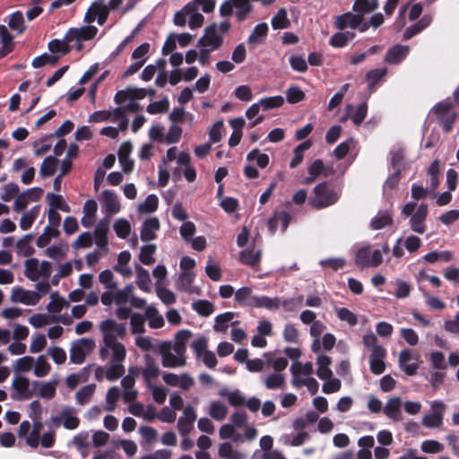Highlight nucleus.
Returning a JSON list of instances; mask_svg holds the SVG:
<instances>
[{"label":"nucleus","instance_id":"nucleus-6","mask_svg":"<svg viewBox=\"0 0 459 459\" xmlns=\"http://www.w3.org/2000/svg\"><path fill=\"white\" fill-rule=\"evenodd\" d=\"M314 198L310 201L313 207L322 209L335 204L338 199V194L329 187L327 182L316 185L314 188Z\"/></svg>","mask_w":459,"mask_h":459},{"label":"nucleus","instance_id":"nucleus-58","mask_svg":"<svg viewBox=\"0 0 459 459\" xmlns=\"http://www.w3.org/2000/svg\"><path fill=\"white\" fill-rule=\"evenodd\" d=\"M192 8V4H186L181 10L174 14L173 22L179 27L186 26L188 23V14Z\"/></svg>","mask_w":459,"mask_h":459},{"label":"nucleus","instance_id":"nucleus-21","mask_svg":"<svg viewBox=\"0 0 459 459\" xmlns=\"http://www.w3.org/2000/svg\"><path fill=\"white\" fill-rule=\"evenodd\" d=\"M115 409V386H111L107 393L106 404L103 406H93L89 411L90 418H96L100 415L102 411H111Z\"/></svg>","mask_w":459,"mask_h":459},{"label":"nucleus","instance_id":"nucleus-14","mask_svg":"<svg viewBox=\"0 0 459 459\" xmlns=\"http://www.w3.org/2000/svg\"><path fill=\"white\" fill-rule=\"evenodd\" d=\"M161 364L164 368H178L186 365V358H180L171 352L169 342H164L160 346Z\"/></svg>","mask_w":459,"mask_h":459},{"label":"nucleus","instance_id":"nucleus-40","mask_svg":"<svg viewBox=\"0 0 459 459\" xmlns=\"http://www.w3.org/2000/svg\"><path fill=\"white\" fill-rule=\"evenodd\" d=\"M192 307L202 316H209L214 311L213 304L205 299H199L193 302Z\"/></svg>","mask_w":459,"mask_h":459},{"label":"nucleus","instance_id":"nucleus-12","mask_svg":"<svg viewBox=\"0 0 459 459\" xmlns=\"http://www.w3.org/2000/svg\"><path fill=\"white\" fill-rule=\"evenodd\" d=\"M110 8L100 2H94L88 8L84 15V22L91 25L97 20L100 25H103L108 19Z\"/></svg>","mask_w":459,"mask_h":459},{"label":"nucleus","instance_id":"nucleus-49","mask_svg":"<svg viewBox=\"0 0 459 459\" xmlns=\"http://www.w3.org/2000/svg\"><path fill=\"white\" fill-rule=\"evenodd\" d=\"M192 4V8L188 14V26L194 30L200 28L204 21V17L198 12V9L195 6V3H188Z\"/></svg>","mask_w":459,"mask_h":459},{"label":"nucleus","instance_id":"nucleus-53","mask_svg":"<svg viewBox=\"0 0 459 459\" xmlns=\"http://www.w3.org/2000/svg\"><path fill=\"white\" fill-rule=\"evenodd\" d=\"M219 456L223 459H243L244 456L238 452H234L232 445L229 442L221 444Z\"/></svg>","mask_w":459,"mask_h":459},{"label":"nucleus","instance_id":"nucleus-31","mask_svg":"<svg viewBox=\"0 0 459 459\" xmlns=\"http://www.w3.org/2000/svg\"><path fill=\"white\" fill-rule=\"evenodd\" d=\"M195 278V273L194 272H182L177 281V289L178 290L193 293L194 289L192 287V283L194 282Z\"/></svg>","mask_w":459,"mask_h":459},{"label":"nucleus","instance_id":"nucleus-17","mask_svg":"<svg viewBox=\"0 0 459 459\" xmlns=\"http://www.w3.org/2000/svg\"><path fill=\"white\" fill-rule=\"evenodd\" d=\"M99 64H94L83 74L79 80V84L83 85L87 83H92L91 86H98L103 82V80L109 74V71H103L100 74Z\"/></svg>","mask_w":459,"mask_h":459},{"label":"nucleus","instance_id":"nucleus-23","mask_svg":"<svg viewBox=\"0 0 459 459\" xmlns=\"http://www.w3.org/2000/svg\"><path fill=\"white\" fill-rule=\"evenodd\" d=\"M402 400L400 397L390 398L384 408V413L394 421L402 420Z\"/></svg>","mask_w":459,"mask_h":459},{"label":"nucleus","instance_id":"nucleus-63","mask_svg":"<svg viewBox=\"0 0 459 459\" xmlns=\"http://www.w3.org/2000/svg\"><path fill=\"white\" fill-rule=\"evenodd\" d=\"M93 243V236L90 232L82 233L73 243L75 249L90 247Z\"/></svg>","mask_w":459,"mask_h":459},{"label":"nucleus","instance_id":"nucleus-44","mask_svg":"<svg viewBox=\"0 0 459 459\" xmlns=\"http://www.w3.org/2000/svg\"><path fill=\"white\" fill-rule=\"evenodd\" d=\"M378 0H356L353 9L361 13H368L378 7Z\"/></svg>","mask_w":459,"mask_h":459},{"label":"nucleus","instance_id":"nucleus-28","mask_svg":"<svg viewBox=\"0 0 459 459\" xmlns=\"http://www.w3.org/2000/svg\"><path fill=\"white\" fill-rule=\"evenodd\" d=\"M256 295H253L252 289L249 287H242L235 293V300L241 306L255 307L257 299Z\"/></svg>","mask_w":459,"mask_h":459},{"label":"nucleus","instance_id":"nucleus-34","mask_svg":"<svg viewBox=\"0 0 459 459\" xmlns=\"http://www.w3.org/2000/svg\"><path fill=\"white\" fill-rule=\"evenodd\" d=\"M99 201L103 209L106 210L108 214L115 212V194L111 190H104Z\"/></svg>","mask_w":459,"mask_h":459},{"label":"nucleus","instance_id":"nucleus-36","mask_svg":"<svg viewBox=\"0 0 459 459\" xmlns=\"http://www.w3.org/2000/svg\"><path fill=\"white\" fill-rule=\"evenodd\" d=\"M67 305L66 300L57 291H55L50 295V301L47 305V309L50 313H60L63 307Z\"/></svg>","mask_w":459,"mask_h":459},{"label":"nucleus","instance_id":"nucleus-64","mask_svg":"<svg viewBox=\"0 0 459 459\" xmlns=\"http://www.w3.org/2000/svg\"><path fill=\"white\" fill-rule=\"evenodd\" d=\"M137 284L140 289L147 290L151 282L149 272L141 265H136Z\"/></svg>","mask_w":459,"mask_h":459},{"label":"nucleus","instance_id":"nucleus-45","mask_svg":"<svg viewBox=\"0 0 459 459\" xmlns=\"http://www.w3.org/2000/svg\"><path fill=\"white\" fill-rule=\"evenodd\" d=\"M228 413V408L221 402H212L210 406V416L216 420H222Z\"/></svg>","mask_w":459,"mask_h":459},{"label":"nucleus","instance_id":"nucleus-30","mask_svg":"<svg viewBox=\"0 0 459 459\" xmlns=\"http://www.w3.org/2000/svg\"><path fill=\"white\" fill-rule=\"evenodd\" d=\"M73 46L71 41L66 40V34L62 40L53 39L48 43V49L52 55L61 56L66 55L70 52Z\"/></svg>","mask_w":459,"mask_h":459},{"label":"nucleus","instance_id":"nucleus-48","mask_svg":"<svg viewBox=\"0 0 459 459\" xmlns=\"http://www.w3.org/2000/svg\"><path fill=\"white\" fill-rule=\"evenodd\" d=\"M254 307H264L270 310L277 309L280 307L279 298H270L267 296H258Z\"/></svg>","mask_w":459,"mask_h":459},{"label":"nucleus","instance_id":"nucleus-10","mask_svg":"<svg viewBox=\"0 0 459 459\" xmlns=\"http://www.w3.org/2000/svg\"><path fill=\"white\" fill-rule=\"evenodd\" d=\"M382 262L381 251L377 249L372 252L369 246L359 248L355 255V264L361 268L376 267L380 265Z\"/></svg>","mask_w":459,"mask_h":459},{"label":"nucleus","instance_id":"nucleus-18","mask_svg":"<svg viewBox=\"0 0 459 459\" xmlns=\"http://www.w3.org/2000/svg\"><path fill=\"white\" fill-rule=\"evenodd\" d=\"M428 204H420L415 213L411 217V228L414 232L423 234L426 231L425 221L428 216Z\"/></svg>","mask_w":459,"mask_h":459},{"label":"nucleus","instance_id":"nucleus-1","mask_svg":"<svg viewBox=\"0 0 459 459\" xmlns=\"http://www.w3.org/2000/svg\"><path fill=\"white\" fill-rule=\"evenodd\" d=\"M100 331L103 335L104 346L100 350L102 360L108 359V367H97L95 378L98 381L103 379L115 380V320L107 319L100 324Z\"/></svg>","mask_w":459,"mask_h":459},{"label":"nucleus","instance_id":"nucleus-25","mask_svg":"<svg viewBox=\"0 0 459 459\" xmlns=\"http://www.w3.org/2000/svg\"><path fill=\"white\" fill-rule=\"evenodd\" d=\"M411 359V351L409 349L403 350L399 354V365L408 376L416 375L419 368L418 363H408Z\"/></svg>","mask_w":459,"mask_h":459},{"label":"nucleus","instance_id":"nucleus-15","mask_svg":"<svg viewBox=\"0 0 459 459\" xmlns=\"http://www.w3.org/2000/svg\"><path fill=\"white\" fill-rule=\"evenodd\" d=\"M52 420L56 423L62 422L63 426L67 429H75L80 423L75 409L71 406L64 407L59 414L53 417Z\"/></svg>","mask_w":459,"mask_h":459},{"label":"nucleus","instance_id":"nucleus-3","mask_svg":"<svg viewBox=\"0 0 459 459\" xmlns=\"http://www.w3.org/2000/svg\"><path fill=\"white\" fill-rule=\"evenodd\" d=\"M146 88H127V91H117V104H121L126 97H128V102L120 108H117V119L124 117V111L135 113L140 109V105L136 99H142L145 96Z\"/></svg>","mask_w":459,"mask_h":459},{"label":"nucleus","instance_id":"nucleus-57","mask_svg":"<svg viewBox=\"0 0 459 459\" xmlns=\"http://www.w3.org/2000/svg\"><path fill=\"white\" fill-rule=\"evenodd\" d=\"M423 259L429 264H433L438 260L449 262L452 259V253L450 251H433L426 254Z\"/></svg>","mask_w":459,"mask_h":459},{"label":"nucleus","instance_id":"nucleus-13","mask_svg":"<svg viewBox=\"0 0 459 459\" xmlns=\"http://www.w3.org/2000/svg\"><path fill=\"white\" fill-rule=\"evenodd\" d=\"M40 299V294L28 290L22 287H14L11 294V301L16 303H22L27 306H34Z\"/></svg>","mask_w":459,"mask_h":459},{"label":"nucleus","instance_id":"nucleus-62","mask_svg":"<svg viewBox=\"0 0 459 459\" xmlns=\"http://www.w3.org/2000/svg\"><path fill=\"white\" fill-rule=\"evenodd\" d=\"M146 314L149 317V326L151 328L159 329L164 325V319L156 309L148 308Z\"/></svg>","mask_w":459,"mask_h":459},{"label":"nucleus","instance_id":"nucleus-42","mask_svg":"<svg viewBox=\"0 0 459 459\" xmlns=\"http://www.w3.org/2000/svg\"><path fill=\"white\" fill-rule=\"evenodd\" d=\"M108 223L100 221L94 230L95 242L100 247H103L107 244Z\"/></svg>","mask_w":459,"mask_h":459},{"label":"nucleus","instance_id":"nucleus-38","mask_svg":"<svg viewBox=\"0 0 459 459\" xmlns=\"http://www.w3.org/2000/svg\"><path fill=\"white\" fill-rule=\"evenodd\" d=\"M272 27L274 30H282L290 26V22L288 19L287 11L281 8L277 13L272 18Z\"/></svg>","mask_w":459,"mask_h":459},{"label":"nucleus","instance_id":"nucleus-22","mask_svg":"<svg viewBox=\"0 0 459 459\" xmlns=\"http://www.w3.org/2000/svg\"><path fill=\"white\" fill-rule=\"evenodd\" d=\"M262 251L252 248H246L239 253V262L242 264L255 268L260 264Z\"/></svg>","mask_w":459,"mask_h":459},{"label":"nucleus","instance_id":"nucleus-4","mask_svg":"<svg viewBox=\"0 0 459 459\" xmlns=\"http://www.w3.org/2000/svg\"><path fill=\"white\" fill-rule=\"evenodd\" d=\"M453 103L449 100H446L437 103L431 110L445 133L452 131L458 117L457 113L453 111Z\"/></svg>","mask_w":459,"mask_h":459},{"label":"nucleus","instance_id":"nucleus-60","mask_svg":"<svg viewBox=\"0 0 459 459\" xmlns=\"http://www.w3.org/2000/svg\"><path fill=\"white\" fill-rule=\"evenodd\" d=\"M145 318L138 313L131 315V330L133 333H142L144 332Z\"/></svg>","mask_w":459,"mask_h":459},{"label":"nucleus","instance_id":"nucleus-32","mask_svg":"<svg viewBox=\"0 0 459 459\" xmlns=\"http://www.w3.org/2000/svg\"><path fill=\"white\" fill-rule=\"evenodd\" d=\"M95 390H96L95 384H89V385L82 386L75 394L76 403L80 405L87 404L91 401L92 395L94 394Z\"/></svg>","mask_w":459,"mask_h":459},{"label":"nucleus","instance_id":"nucleus-59","mask_svg":"<svg viewBox=\"0 0 459 459\" xmlns=\"http://www.w3.org/2000/svg\"><path fill=\"white\" fill-rule=\"evenodd\" d=\"M234 318L233 312H225L216 316L214 329L222 332L228 329V323Z\"/></svg>","mask_w":459,"mask_h":459},{"label":"nucleus","instance_id":"nucleus-52","mask_svg":"<svg viewBox=\"0 0 459 459\" xmlns=\"http://www.w3.org/2000/svg\"><path fill=\"white\" fill-rule=\"evenodd\" d=\"M247 160L249 161L255 160L257 166L261 169L266 168L270 160L269 156L265 153H261L257 148L247 153Z\"/></svg>","mask_w":459,"mask_h":459},{"label":"nucleus","instance_id":"nucleus-56","mask_svg":"<svg viewBox=\"0 0 459 459\" xmlns=\"http://www.w3.org/2000/svg\"><path fill=\"white\" fill-rule=\"evenodd\" d=\"M261 108L264 110H269L275 108H280L284 103V99L282 96H273L263 98L259 100Z\"/></svg>","mask_w":459,"mask_h":459},{"label":"nucleus","instance_id":"nucleus-8","mask_svg":"<svg viewBox=\"0 0 459 459\" xmlns=\"http://www.w3.org/2000/svg\"><path fill=\"white\" fill-rule=\"evenodd\" d=\"M98 29L93 25H85L80 28H71L66 32V40L71 41L74 48L82 51V42L88 41L96 37Z\"/></svg>","mask_w":459,"mask_h":459},{"label":"nucleus","instance_id":"nucleus-2","mask_svg":"<svg viewBox=\"0 0 459 459\" xmlns=\"http://www.w3.org/2000/svg\"><path fill=\"white\" fill-rule=\"evenodd\" d=\"M223 39L217 32L214 31L210 26L204 30V34L198 39L197 46L199 47V63L202 65L209 64L210 54L220 48L222 45Z\"/></svg>","mask_w":459,"mask_h":459},{"label":"nucleus","instance_id":"nucleus-7","mask_svg":"<svg viewBox=\"0 0 459 459\" xmlns=\"http://www.w3.org/2000/svg\"><path fill=\"white\" fill-rule=\"evenodd\" d=\"M24 275L30 281H36L39 278L48 280L52 273L50 262H39L37 258H29L24 262Z\"/></svg>","mask_w":459,"mask_h":459},{"label":"nucleus","instance_id":"nucleus-26","mask_svg":"<svg viewBox=\"0 0 459 459\" xmlns=\"http://www.w3.org/2000/svg\"><path fill=\"white\" fill-rule=\"evenodd\" d=\"M68 248L67 243L59 242L58 244L48 247L44 254L54 261L59 262L67 256Z\"/></svg>","mask_w":459,"mask_h":459},{"label":"nucleus","instance_id":"nucleus-43","mask_svg":"<svg viewBox=\"0 0 459 459\" xmlns=\"http://www.w3.org/2000/svg\"><path fill=\"white\" fill-rule=\"evenodd\" d=\"M35 362V365H34V375L38 377H43L45 376H47L50 369H51V366L50 364L48 362V360L46 359L45 356L43 355H40L37 358L36 361Z\"/></svg>","mask_w":459,"mask_h":459},{"label":"nucleus","instance_id":"nucleus-24","mask_svg":"<svg viewBox=\"0 0 459 459\" xmlns=\"http://www.w3.org/2000/svg\"><path fill=\"white\" fill-rule=\"evenodd\" d=\"M13 389L16 392L13 394V399H27L29 398L30 382L25 377H17L13 380Z\"/></svg>","mask_w":459,"mask_h":459},{"label":"nucleus","instance_id":"nucleus-11","mask_svg":"<svg viewBox=\"0 0 459 459\" xmlns=\"http://www.w3.org/2000/svg\"><path fill=\"white\" fill-rule=\"evenodd\" d=\"M363 14L361 13L356 14L346 13L340 15L335 22L336 27L340 30L351 28L358 29L361 32L366 31L368 29V23L363 22Z\"/></svg>","mask_w":459,"mask_h":459},{"label":"nucleus","instance_id":"nucleus-20","mask_svg":"<svg viewBox=\"0 0 459 459\" xmlns=\"http://www.w3.org/2000/svg\"><path fill=\"white\" fill-rule=\"evenodd\" d=\"M160 227V221L156 217H152L147 220L143 224L141 229V239L144 242L151 241L156 238L155 231L159 230Z\"/></svg>","mask_w":459,"mask_h":459},{"label":"nucleus","instance_id":"nucleus-16","mask_svg":"<svg viewBox=\"0 0 459 459\" xmlns=\"http://www.w3.org/2000/svg\"><path fill=\"white\" fill-rule=\"evenodd\" d=\"M196 420L195 409L187 405L183 411V416L178 419V429L181 436H187L194 428V422Z\"/></svg>","mask_w":459,"mask_h":459},{"label":"nucleus","instance_id":"nucleus-29","mask_svg":"<svg viewBox=\"0 0 459 459\" xmlns=\"http://www.w3.org/2000/svg\"><path fill=\"white\" fill-rule=\"evenodd\" d=\"M332 359L327 355H319L316 359L317 370L316 375L322 380L329 379L333 377V371L330 368Z\"/></svg>","mask_w":459,"mask_h":459},{"label":"nucleus","instance_id":"nucleus-51","mask_svg":"<svg viewBox=\"0 0 459 459\" xmlns=\"http://www.w3.org/2000/svg\"><path fill=\"white\" fill-rule=\"evenodd\" d=\"M393 224V218L388 213H379L375 216L370 222V226L373 230H381L386 226Z\"/></svg>","mask_w":459,"mask_h":459},{"label":"nucleus","instance_id":"nucleus-33","mask_svg":"<svg viewBox=\"0 0 459 459\" xmlns=\"http://www.w3.org/2000/svg\"><path fill=\"white\" fill-rule=\"evenodd\" d=\"M57 381H48L40 383L37 389V395L45 399H51L56 394Z\"/></svg>","mask_w":459,"mask_h":459},{"label":"nucleus","instance_id":"nucleus-61","mask_svg":"<svg viewBox=\"0 0 459 459\" xmlns=\"http://www.w3.org/2000/svg\"><path fill=\"white\" fill-rule=\"evenodd\" d=\"M34 359L30 356H24L15 361L13 368L16 372H28L32 368Z\"/></svg>","mask_w":459,"mask_h":459},{"label":"nucleus","instance_id":"nucleus-47","mask_svg":"<svg viewBox=\"0 0 459 459\" xmlns=\"http://www.w3.org/2000/svg\"><path fill=\"white\" fill-rule=\"evenodd\" d=\"M159 199L155 195H149L143 203L139 204L138 211L142 213L153 212L158 209Z\"/></svg>","mask_w":459,"mask_h":459},{"label":"nucleus","instance_id":"nucleus-19","mask_svg":"<svg viewBox=\"0 0 459 459\" xmlns=\"http://www.w3.org/2000/svg\"><path fill=\"white\" fill-rule=\"evenodd\" d=\"M409 52V46L400 44L394 45L387 50L385 61L391 65H397L406 58Z\"/></svg>","mask_w":459,"mask_h":459},{"label":"nucleus","instance_id":"nucleus-27","mask_svg":"<svg viewBox=\"0 0 459 459\" xmlns=\"http://www.w3.org/2000/svg\"><path fill=\"white\" fill-rule=\"evenodd\" d=\"M268 30L269 28L265 22L258 23L247 39L248 45L255 47L262 44L268 34Z\"/></svg>","mask_w":459,"mask_h":459},{"label":"nucleus","instance_id":"nucleus-55","mask_svg":"<svg viewBox=\"0 0 459 459\" xmlns=\"http://www.w3.org/2000/svg\"><path fill=\"white\" fill-rule=\"evenodd\" d=\"M33 192L37 193L38 191L36 189H28V190L22 192V194H20L14 200L13 209L16 212L24 210L26 208V206L29 204V203L31 202L30 199V194L33 193Z\"/></svg>","mask_w":459,"mask_h":459},{"label":"nucleus","instance_id":"nucleus-39","mask_svg":"<svg viewBox=\"0 0 459 459\" xmlns=\"http://www.w3.org/2000/svg\"><path fill=\"white\" fill-rule=\"evenodd\" d=\"M156 249L157 247L154 244L143 246L139 255V260L145 265H151L154 264L155 259L153 255L155 254Z\"/></svg>","mask_w":459,"mask_h":459},{"label":"nucleus","instance_id":"nucleus-46","mask_svg":"<svg viewBox=\"0 0 459 459\" xmlns=\"http://www.w3.org/2000/svg\"><path fill=\"white\" fill-rule=\"evenodd\" d=\"M8 25L12 30L18 34L22 33L25 30L22 13L20 11L13 13L9 19Z\"/></svg>","mask_w":459,"mask_h":459},{"label":"nucleus","instance_id":"nucleus-9","mask_svg":"<svg viewBox=\"0 0 459 459\" xmlns=\"http://www.w3.org/2000/svg\"><path fill=\"white\" fill-rule=\"evenodd\" d=\"M94 347L95 342L92 339L81 338L73 342L70 348V361L74 364H82Z\"/></svg>","mask_w":459,"mask_h":459},{"label":"nucleus","instance_id":"nucleus-35","mask_svg":"<svg viewBox=\"0 0 459 459\" xmlns=\"http://www.w3.org/2000/svg\"><path fill=\"white\" fill-rule=\"evenodd\" d=\"M57 165V159L55 156H48L44 159L39 174L42 178L51 177L55 174Z\"/></svg>","mask_w":459,"mask_h":459},{"label":"nucleus","instance_id":"nucleus-5","mask_svg":"<svg viewBox=\"0 0 459 459\" xmlns=\"http://www.w3.org/2000/svg\"><path fill=\"white\" fill-rule=\"evenodd\" d=\"M155 78L156 86H165L168 82L167 60L159 58L154 64L147 65L141 74L143 82H148Z\"/></svg>","mask_w":459,"mask_h":459},{"label":"nucleus","instance_id":"nucleus-41","mask_svg":"<svg viewBox=\"0 0 459 459\" xmlns=\"http://www.w3.org/2000/svg\"><path fill=\"white\" fill-rule=\"evenodd\" d=\"M47 199L48 201L49 205L51 206L50 209H54L56 211L61 210L65 212H70L69 205L65 202V200L60 195L48 193L47 195Z\"/></svg>","mask_w":459,"mask_h":459},{"label":"nucleus","instance_id":"nucleus-37","mask_svg":"<svg viewBox=\"0 0 459 459\" xmlns=\"http://www.w3.org/2000/svg\"><path fill=\"white\" fill-rule=\"evenodd\" d=\"M311 147L310 141H305L299 144L293 151V158L290 160V167L294 169L298 167L304 159V152Z\"/></svg>","mask_w":459,"mask_h":459},{"label":"nucleus","instance_id":"nucleus-54","mask_svg":"<svg viewBox=\"0 0 459 459\" xmlns=\"http://www.w3.org/2000/svg\"><path fill=\"white\" fill-rule=\"evenodd\" d=\"M59 60V56L45 53L39 56H37L32 61V65L35 68L42 67L46 65H54Z\"/></svg>","mask_w":459,"mask_h":459},{"label":"nucleus","instance_id":"nucleus-50","mask_svg":"<svg viewBox=\"0 0 459 459\" xmlns=\"http://www.w3.org/2000/svg\"><path fill=\"white\" fill-rule=\"evenodd\" d=\"M353 38V32H337L331 37L330 44L335 48H342L348 43V41L351 40Z\"/></svg>","mask_w":459,"mask_h":459}]
</instances>
